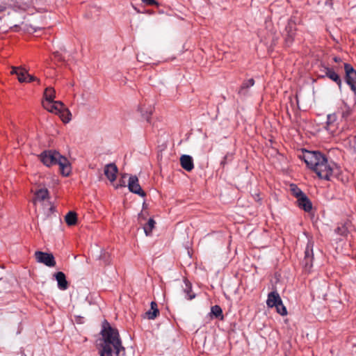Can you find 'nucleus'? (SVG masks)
<instances>
[{"instance_id": "nucleus-1", "label": "nucleus", "mask_w": 356, "mask_h": 356, "mask_svg": "<svg viewBox=\"0 0 356 356\" xmlns=\"http://www.w3.org/2000/svg\"><path fill=\"white\" fill-rule=\"evenodd\" d=\"M302 159L321 179L329 180L337 169L334 162L329 161L320 152L305 151L302 154Z\"/></svg>"}, {"instance_id": "nucleus-2", "label": "nucleus", "mask_w": 356, "mask_h": 356, "mask_svg": "<svg viewBox=\"0 0 356 356\" xmlns=\"http://www.w3.org/2000/svg\"><path fill=\"white\" fill-rule=\"evenodd\" d=\"M102 343L100 351L101 356H121L125 353L122 345L118 330L111 327L105 322L102 330Z\"/></svg>"}, {"instance_id": "nucleus-3", "label": "nucleus", "mask_w": 356, "mask_h": 356, "mask_svg": "<svg viewBox=\"0 0 356 356\" xmlns=\"http://www.w3.org/2000/svg\"><path fill=\"white\" fill-rule=\"evenodd\" d=\"M40 159L47 167L58 164L63 175L68 176L71 172L70 164L67 158L61 156L59 152L46 150L40 154Z\"/></svg>"}, {"instance_id": "nucleus-4", "label": "nucleus", "mask_w": 356, "mask_h": 356, "mask_svg": "<svg viewBox=\"0 0 356 356\" xmlns=\"http://www.w3.org/2000/svg\"><path fill=\"white\" fill-rule=\"evenodd\" d=\"M55 97V90H44L42 105L49 112L57 114L64 108V105L60 101H54Z\"/></svg>"}, {"instance_id": "nucleus-5", "label": "nucleus", "mask_w": 356, "mask_h": 356, "mask_svg": "<svg viewBox=\"0 0 356 356\" xmlns=\"http://www.w3.org/2000/svg\"><path fill=\"white\" fill-rule=\"evenodd\" d=\"M10 73L15 74L20 83H36L33 86H40V80L28 73L25 68L22 67H13Z\"/></svg>"}, {"instance_id": "nucleus-6", "label": "nucleus", "mask_w": 356, "mask_h": 356, "mask_svg": "<svg viewBox=\"0 0 356 356\" xmlns=\"http://www.w3.org/2000/svg\"><path fill=\"white\" fill-rule=\"evenodd\" d=\"M320 71L323 73L322 77H327L332 81L335 82L339 88L341 87L342 79L340 76L335 72L333 67H330L325 64H321Z\"/></svg>"}, {"instance_id": "nucleus-7", "label": "nucleus", "mask_w": 356, "mask_h": 356, "mask_svg": "<svg viewBox=\"0 0 356 356\" xmlns=\"http://www.w3.org/2000/svg\"><path fill=\"white\" fill-rule=\"evenodd\" d=\"M345 81L350 89H356V70L354 69L352 65L345 63Z\"/></svg>"}, {"instance_id": "nucleus-8", "label": "nucleus", "mask_w": 356, "mask_h": 356, "mask_svg": "<svg viewBox=\"0 0 356 356\" xmlns=\"http://www.w3.org/2000/svg\"><path fill=\"white\" fill-rule=\"evenodd\" d=\"M35 257L38 263L43 264L47 266L54 267L56 266L54 257L51 253L37 251L35 252Z\"/></svg>"}, {"instance_id": "nucleus-9", "label": "nucleus", "mask_w": 356, "mask_h": 356, "mask_svg": "<svg viewBox=\"0 0 356 356\" xmlns=\"http://www.w3.org/2000/svg\"><path fill=\"white\" fill-rule=\"evenodd\" d=\"M314 242L309 240L305 250V266L309 269L312 266L314 253H313Z\"/></svg>"}, {"instance_id": "nucleus-10", "label": "nucleus", "mask_w": 356, "mask_h": 356, "mask_svg": "<svg viewBox=\"0 0 356 356\" xmlns=\"http://www.w3.org/2000/svg\"><path fill=\"white\" fill-rule=\"evenodd\" d=\"M128 188L134 193L138 194L141 197L145 196V193L142 190L136 176H131L129 177Z\"/></svg>"}, {"instance_id": "nucleus-11", "label": "nucleus", "mask_w": 356, "mask_h": 356, "mask_svg": "<svg viewBox=\"0 0 356 356\" xmlns=\"http://www.w3.org/2000/svg\"><path fill=\"white\" fill-rule=\"evenodd\" d=\"M118 168L114 163L107 164L104 168V175L111 182H113L116 179Z\"/></svg>"}, {"instance_id": "nucleus-12", "label": "nucleus", "mask_w": 356, "mask_h": 356, "mask_svg": "<svg viewBox=\"0 0 356 356\" xmlns=\"http://www.w3.org/2000/svg\"><path fill=\"white\" fill-rule=\"evenodd\" d=\"M298 207L306 212H309L312 209V204L305 194L297 200Z\"/></svg>"}, {"instance_id": "nucleus-13", "label": "nucleus", "mask_w": 356, "mask_h": 356, "mask_svg": "<svg viewBox=\"0 0 356 356\" xmlns=\"http://www.w3.org/2000/svg\"><path fill=\"white\" fill-rule=\"evenodd\" d=\"M180 164L186 171L190 172L194 168L193 159L189 155H182L180 158Z\"/></svg>"}, {"instance_id": "nucleus-14", "label": "nucleus", "mask_w": 356, "mask_h": 356, "mask_svg": "<svg viewBox=\"0 0 356 356\" xmlns=\"http://www.w3.org/2000/svg\"><path fill=\"white\" fill-rule=\"evenodd\" d=\"M282 301V299L279 293L276 291L270 292L268 295L266 304L269 307H274L275 305L279 304Z\"/></svg>"}, {"instance_id": "nucleus-15", "label": "nucleus", "mask_w": 356, "mask_h": 356, "mask_svg": "<svg viewBox=\"0 0 356 356\" xmlns=\"http://www.w3.org/2000/svg\"><path fill=\"white\" fill-rule=\"evenodd\" d=\"M58 282V286L60 290H65L68 287V283L66 280L65 275L63 272H58L54 275Z\"/></svg>"}, {"instance_id": "nucleus-16", "label": "nucleus", "mask_w": 356, "mask_h": 356, "mask_svg": "<svg viewBox=\"0 0 356 356\" xmlns=\"http://www.w3.org/2000/svg\"><path fill=\"white\" fill-rule=\"evenodd\" d=\"M337 113L341 115L342 120H346L351 113V110L346 103L342 102L338 108Z\"/></svg>"}, {"instance_id": "nucleus-17", "label": "nucleus", "mask_w": 356, "mask_h": 356, "mask_svg": "<svg viewBox=\"0 0 356 356\" xmlns=\"http://www.w3.org/2000/svg\"><path fill=\"white\" fill-rule=\"evenodd\" d=\"M140 111L142 116L147 121H150L151 115L153 113L154 108L151 106H146L145 105L140 107Z\"/></svg>"}, {"instance_id": "nucleus-18", "label": "nucleus", "mask_w": 356, "mask_h": 356, "mask_svg": "<svg viewBox=\"0 0 356 356\" xmlns=\"http://www.w3.org/2000/svg\"><path fill=\"white\" fill-rule=\"evenodd\" d=\"M159 312L157 308V305L155 302H151V308L149 311H147L145 313V316L148 319H154L157 315L159 314Z\"/></svg>"}, {"instance_id": "nucleus-19", "label": "nucleus", "mask_w": 356, "mask_h": 356, "mask_svg": "<svg viewBox=\"0 0 356 356\" xmlns=\"http://www.w3.org/2000/svg\"><path fill=\"white\" fill-rule=\"evenodd\" d=\"M65 221L69 226H73L76 224L77 216L74 211L68 212L65 216Z\"/></svg>"}, {"instance_id": "nucleus-20", "label": "nucleus", "mask_w": 356, "mask_h": 356, "mask_svg": "<svg viewBox=\"0 0 356 356\" xmlns=\"http://www.w3.org/2000/svg\"><path fill=\"white\" fill-rule=\"evenodd\" d=\"M184 284H185V288L184 289V292L186 294V296H185L186 298L189 300L195 298V293L191 292V289H192L191 284L187 280L184 281Z\"/></svg>"}, {"instance_id": "nucleus-21", "label": "nucleus", "mask_w": 356, "mask_h": 356, "mask_svg": "<svg viewBox=\"0 0 356 356\" xmlns=\"http://www.w3.org/2000/svg\"><path fill=\"white\" fill-rule=\"evenodd\" d=\"M49 198V191L47 188H41L35 193L36 200H44Z\"/></svg>"}, {"instance_id": "nucleus-22", "label": "nucleus", "mask_w": 356, "mask_h": 356, "mask_svg": "<svg viewBox=\"0 0 356 356\" xmlns=\"http://www.w3.org/2000/svg\"><path fill=\"white\" fill-rule=\"evenodd\" d=\"M61 120L67 123L71 120V113L65 106L61 109V111H58Z\"/></svg>"}, {"instance_id": "nucleus-23", "label": "nucleus", "mask_w": 356, "mask_h": 356, "mask_svg": "<svg viewBox=\"0 0 356 356\" xmlns=\"http://www.w3.org/2000/svg\"><path fill=\"white\" fill-rule=\"evenodd\" d=\"M155 223V221L152 218L149 219L147 224L143 227L146 236H149L151 234Z\"/></svg>"}, {"instance_id": "nucleus-24", "label": "nucleus", "mask_w": 356, "mask_h": 356, "mask_svg": "<svg viewBox=\"0 0 356 356\" xmlns=\"http://www.w3.org/2000/svg\"><path fill=\"white\" fill-rule=\"evenodd\" d=\"M290 191H291L292 195H293L297 198V200L305 194L295 184H291L290 185Z\"/></svg>"}, {"instance_id": "nucleus-25", "label": "nucleus", "mask_w": 356, "mask_h": 356, "mask_svg": "<svg viewBox=\"0 0 356 356\" xmlns=\"http://www.w3.org/2000/svg\"><path fill=\"white\" fill-rule=\"evenodd\" d=\"M211 314L215 317L218 318L222 316V311L220 306L214 305L211 307Z\"/></svg>"}, {"instance_id": "nucleus-26", "label": "nucleus", "mask_w": 356, "mask_h": 356, "mask_svg": "<svg viewBox=\"0 0 356 356\" xmlns=\"http://www.w3.org/2000/svg\"><path fill=\"white\" fill-rule=\"evenodd\" d=\"M276 310L278 314L282 316H285L287 314V311L285 306L283 305L282 301H281L279 304L275 306Z\"/></svg>"}, {"instance_id": "nucleus-27", "label": "nucleus", "mask_w": 356, "mask_h": 356, "mask_svg": "<svg viewBox=\"0 0 356 356\" xmlns=\"http://www.w3.org/2000/svg\"><path fill=\"white\" fill-rule=\"evenodd\" d=\"M254 84V80L252 78L248 79L245 81L240 89H249L250 87L253 86Z\"/></svg>"}, {"instance_id": "nucleus-28", "label": "nucleus", "mask_w": 356, "mask_h": 356, "mask_svg": "<svg viewBox=\"0 0 356 356\" xmlns=\"http://www.w3.org/2000/svg\"><path fill=\"white\" fill-rule=\"evenodd\" d=\"M337 119L336 114H330L327 115V125L329 126L332 122H334Z\"/></svg>"}, {"instance_id": "nucleus-29", "label": "nucleus", "mask_w": 356, "mask_h": 356, "mask_svg": "<svg viewBox=\"0 0 356 356\" xmlns=\"http://www.w3.org/2000/svg\"><path fill=\"white\" fill-rule=\"evenodd\" d=\"M293 37H294L293 33L287 34V35L285 38V41L288 45H289L292 43V42L293 41Z\"/></svg>"}, {"instance_id": "nucleus-30", "label": "nucleus", "mask_w": 356, "mask_h": 356, "mask_svg": "<svg viewBox=\"0 0 356 356\" xmlns=\"http://www.w3.org/2000/svg\"><path fill=\"white\" fill-rule=\"evenodd\" d=\"M54 58H55L56 59H57V60H59V61H63V60H64V59H63V57L62 54H61L59 51H56L54 52Z\"/></svg>"}, {"instance_id": "nucleus-31", "label": "nucleus", "mask_w": 356, "mask_h": 356, "mask_svg": "<svg viewBox=\"0 0 356 356\" xmlns=\"http://www.w3.org/2000/svg\"><path fill=\"white\" fill-rule=\"evenodd\" d=\"M8 283L5 280L0 279V292L6 289V285Z\"/></svg>"}, {"instance_id": "nucleus-32", "label": "nucleus", "mask_w": 356, "mask_h": 356, "mask_svg": "<svg viewBox=\"0 0 356 356\" xmlns=\"http://www.w3.org/2000/svg\"><path fill=\"white\" fill-rule=\"evenodd\" d=\"M144 3L148 6H152L154 4H157L155 0H141Z\"/></svg>"}, {"instance_id": "nucleus-33", "label": "nucleus", "mask_w": 356, "mask_h": 356, "mask_svg": "<svg viewBox=\"0 0 356 356\" xmlns=\"http://www.w3.org/2000/svg\"><path fill=\"white\" fill-rule=\"evenodd\" d=\"M285 31H286L287 34H289V33H293L294 34V30H293V28L292 26H291L290 24H289L286 27V29Z\"/></svg>"}, {"instance_id": "nucleus-34", "label": "nucleus", "mask_w": 356, "mask_h": 356, "mask_svg": "<svg viewBox=\"0 0 356 356\" xmlns=\"http://www.w3.org/2000/svg\"><path fill=\"white\" fill-rule=\"evenodd\" d=\"M333 60L335 62V63H340L341 62V58L340 57H338V56H334L333 58Z\"/></svg>"}, {"instance_id": "nucleus-35", "label": "nucleus", "mask_w": 356, "mask_h": 356, "mask_svg": "<svg viewBox=\"0 0 356 356\" xmlns=\"http://www.w3.org/2000/svg\"><path fill=\"white\" fill-rule=\"evenodd\" d=\"M44 89H48V90H50V89H54V88L52 86H47L45 87Z\"/></svg>"}, {"instance_id": "nucleus-36", "label": "nucleus", "mask_w": 356, "mask_h": 356, "mask_svg": "<svg viewBox=\"0 0 356 356\" xmlns=\"http://www.w3.org/2000/svg\"><path fill=\"white\" fill-rule=\"evenodd\" d=\"M120 186H125L124 182H123L122 184H121Z\"/></svg>"}]
</instances>
